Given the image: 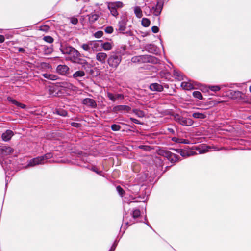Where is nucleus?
I'll return each instance as SVG.
<instances>
[{"label": "nucleus", "mask_w": 251, "mask_h": 251, "mask_svg": "<svg viewBox=\"0 0 251 251\" xmlns=\"http://www.w3.org/2000/svg\"><path fill=\"white\" fill-rule=\"evenodd\" d=\"M163 8V4L154 0L150 3L146 4L144 8V12L146 15L149 16L153 14L155 16H158L160 14Z\"/></svg>", "instance_id": "obj_1"}, {"label": "nucleus", "mask_w": 251, "mask_h": 251, "mask_svg": "<svg viewBox=\"0 0 251 251\" xmlns=\"http://www.w3.org/2000/svg\"><path fill=\"white\" fill-rule=\"evenodd\" d=\"M81 56L79 51L74 49L69 56L66 57V59L71 61L73 63L81 65L82 68L86 70L87 68H89L91 65L85 59L82 58Z\"/></svg>", "instance_id": "obj_2"}, {"label": "nucleus", "mask_w": 251, "mask_h": 251, "mask_svg": "<svg viewBox=\"0 0 251 251\" xmlns=\"http://www.w3.org/2000/svg\"><path fill=\"white\" fill-rule=\"evenodd\" d=\"M124 53L121 51L113 52L107 60L108 63L110 67L116 68L122 60V56Z\"/></svg>", "instance_id": "obj_3"}, {"label": "nucleus", "mask_w": 251, "mask_h": 251, "mask_svg": "<svg viewBox=\"0 0 251 251\" xmlns=\"http://www.w3.org/2000/svg\"><path fill=\"white\" fill-rule=\"evenodd\" d=\"M131 61L133 63H143L146 62H151L156 63L157 59L154 56L145 55L134 56L131 58Z\"/></svg>", "instance_id": "obj_4"}, {"label": "nucleus", "mask_w": 251, "mask_h": 251, "mask_svg": "<svg viewBox=\"0 0 251 251\" xmlns=\"http://www.w3.org/2000/svg\"><path fill=\"white\" fill-rule=\"evenodd\" d=\"M52 155L51 153H47L44 156H39L31 159L28 164V166L32 167L37 165L43 164L46 162V160L51 158Z\"/></svg>", "instance_id": "obj_5"}, {"label": "nucleus", "mask_w": 251, "mask_h": 251, "mask_svg": "<svg viewBox=\"0 0 251 251\" xmlns=\"http://www.w3.org/2000/svg\"><path fill=\"white\" fill-rule=\"evenodd\" d=\"M106 3L110 13L114 17H117L119 15L118 9L124 6L123 2L121 1L108 2Z\"/></svg>", "instance_id": "obj_6"}, {"label": "nucleus", "mask_w": 251, "mask_h": 251, "mask_svg": "<svg viewBox=\"0 0 251 251\" xmlns=\"http://www.w3.org/2000/svg\"><path fill=\"white\" fill-rule=\"evenodd\" d=\"M161 154L162 156L166 157L171 162H176L178 160V156L167 150H162L161 151Z\"/></svg>", "instance_id": "obj_7"}, {"label": "nucleus", "mask_w": 251, "mask_h": 251, "mask_svg": "<svg viewBox=\"0 0 251 251\" xmlns=\"http://www.w3.org/2000/svg\"><path fill=\"white\" fill-rule=\"evenodd\" d=\"M230 95L232 99L236 100L241 102H245L246 100V99H245L246 96L240 91H232L230 93Z\"/></svg>", "instance_id": "obj_8"}, {"label": "nucleus", "mask_w": 251, "mask_h": 251, "mask_svg": "<svg viewBox=\"0 0 251 251\" xmlns=\"http://www.w3.org/2000/svg\"><path fill=\"white\" fill-rule=\"evenodd\" d=\"M99 45V43L96 41L92 42L89 44H83L81 48L86 51L90 52L91 49L94 50Z\"/></svg>", "instance_id": "obj_9"}, {"label": "nucleus", "mask_w": 251, "mask_h": 251, "mask_svg": "<svg viewBox=\"0 0 251 251\" xmlns=\"http://www.w3.org/2000/svg\"><path fill=\"white\" fill-rule=\"evenodd\" d=\"M69 71V67L65 65H59L56 68V72L63 75H67Z\"/></svg>", "instance_id": "obj_10"}, {"label": "nucleus", "mask_w": 251, "mask_h": 251, "mask_svg": "<svg viewBox=\"0 0 251 251\" xmlns=\"http://www.w3.org/2000/svg\"><path fill=\"white\" fill-rule=\"evenodd\" d=\"M126 28V22L125 19L119 21L117 25L116 30L120 33H125Z\"/></svg>", "instance_id": "obj_11"}, {"label": "nucleus", "mask_w": 251, "mask_h": 251, "mask_svg": "<svg viewBox=\"0 0 251 251\" xmlns=\"http://www.w3.org/2000/svg\"><path fill=\"white\" fill-rule=\"evenodd\" d=\"M107 97L113 102H114L118 100H122L124 98V96L122 94H116L114 95L110 92H108L107 93Z\"/></svg>", "instance_id": "obj_12"}, {"label": "nucleus", "mask_w": 251, "mask_h": 251, "mask_svg": "<svg viewBox=\"0 0 251 251\" xmlns=\"http://www.w3.org/2000/svg\"><path fill=\"white\" fill-rule=\"evenodd\" d=\"M82 103L83 104L89 106L92 108H95L97 107L96 102L92 99L85 98L83 99Z\"/></svg>", "instance_id": "obj_13"}, {"label": "nucleus", "mask_w": 251, "mask_h": 251, "mask_svg": "<svg viewBox=\"0 0 251 251\" xmlns=\"http://www.w3.org/2000/svg\"><path fill=\"white\" fill-rule=\"evenodd\" d=\"M130 109V107L127 105H117L113 108L112 111L114 112L123 111L128 112Z\"/></svg>", "instance_id": "obj_14"}, {"label": "nucleus", "mask_w": 251, "mask_h": 251, "mask_svg": "<svg viewBox=\"0 0 251 251\" xmlns=\"http://www.w3.org/2000/svg\"><path fill=\"white\" fill-rule=\"evenodd\" d=\"M13 151V149L10 147L3 146L0 148V152L4 156L10 154Z\"/></svg>", "instance_id": "obj_15"}, {"label": "nucleus", "mask_w": 251, "mask_h": 251, "mask_svg": "<svg viewBox=\"0 0 251 251\" xmlns=\"http://www.w3.org/2000/svg\"><path fill=\"white\" fill-rule=\"evenodd\" d=\"M75 48H74L71 46H66V45H64V46L62 45L60 48V50L63 54H67V55H69L72 53V51H73V50Z\"/></svg>", "instance_id": "obj_16"}, {"label": "nucleus", "mask_w": 251, "mask_h": 251, "mask_svg": "<svg viewBox=\"0 0 251 251\" xmlns=\"http://www.w3.org/2000/svg\"><path fill=\"white\" fill-rule=\"evenodd\" d=\"M107 57V54L104 52H99L96 55V60L101 64L105 63Z\"/></svg>", "instance_id": "obj_17"}, {"label": "nucleus", "mask_w": 251, "mask_h": 251, "mask_svg": "<svg viewBox=\"0 0 251 251\" xmlns=\"http://www.w3.org/2000/svg\"><path fill=\"white\" fill-rule=\"evenodd\" d=\"M13 135L14 133L12 131L10 130H7L2 134L1 138L4 141H8Z\"/></svg>", "instance_id": "obj_18"}, {"label": "nucleus", "mask_w": 251, "mask_h": 251, "mask_svg": "<svg viewBox=\"0 0 251 251\" xmlns=\"http://www.w3.org/2000/svg\"><path fill=\"white\" fill-rule=\"evenodd\" d=\"M85 73L83 70H78L75 72L73 75L72 77L75 80H79L80 78L84 77Z\"/></svg>", "instance_id": "obj_19"}, {"label": "nucleus", "mask_w": 251, "mask_h": 251, "mask_svg": "<svg viewBox=\"0 0 251 251\" xmlns=\"http://www.w3.org/2000/svg\"><path fill=\"white\" fill-rule=\"evenodd\" d=\"M150 88L151 91H156L161 92L163 90V86L157 83H152L150 86Z\"/></svg>", "instance_id": "obj_20"}, {"label": "nucleus", "mask_w": 251, "mask_h": 251, "mask_svg": "<svg viewBox=\"0 0 251 251\" xmlns=\"http://www.w3.org/2000/svg\"><path fill=\"white\" fill-rule=\"evenodd\" d=\"M181 120H182L180 124L183 126H192L194 123V121L190 118H186L183 117Z\"/></svg>", "instance_id": "obj_21"}, {"label": "nucleus", "mask_w": 251, "mask_h": 251, "mask_svg": "<svg viewBox=\"0 0 251 251\" xmlns=\"http://www.w3.org/2000/svg\"><path fill=\"white\" fill-rule=\"evenodd\" d=\"M181 86L185 90H189L194 89V85L190 82H182Z\"/></svg>", "instance_id": "obj_22"}, {"label": "nucleus", "mask_w": 251, "mask_h": 251, "mask_svg": "<svg viewBox=\"0 0 251 251\" xmlns=\"http://www.w3.org/2000/svg\"><path fill=\"white\" fill-rule=\"evenodd\" d=\"M133 10L134 14L138 18H141L143 16L142 10L140 6H134Z\"/></svg>", "instance_id": "obj_23"}, {"label": "nucleus", "mask_w": 251, "mask_h": 251, "mask_svg": "<svg viewBox=\"0 0 251 251\" xmlns=\"http://www.w3.org/2000/svg\"><path fill=\"white\" fill-rule=\"evenodd\" d=\"M43 76L44 78L51 80H56L58 78V77L57 75L49 73L43 74Z\"/></svg>", "instance_id": "obj_24"}, {"label": "nucleus", "mask_w": 251, "mask_h": 251, "mask_svg": "<svg viewBox=\"0 0 251 251\" xmlns=\"http://www.w3.org/2000/svg\"><path fill=\"white\" fill-rule=\"evenodd\" d=\"M100 16L99 14L96 13H92L89 16V21L90 22L93 23L96 21Z\"/></svg>", "instance_id": "obj_25"}, {"label": "nucleus", "mask_w": 251, "mask_h": 251, "mask_svg": "<svg viewBox=\"0 0 251 251\" xmlns=\"http://www.w3.org/2000/svg\"><path fill=\"white\" fill-rule=\"evenodd\" d=\"M192 116L194 118L201 119H205L207 117L206 114L200 112H194L193 113Z\"/></svg>", "instance_id": "obj_26"}, {"label": "nucleus", "mask_w": 251, "mask_h": 251, "mask_svg": "<svg viewBox=\"0 0 251 251\" xmlns=\"http://www.w3.org/2000/svg\"><path fill=\"white\" fill-rule=\"evenodd\" d=\"M172 140L173 141H174L175 142L179 143L189 144L190 143V142L188 140L178 138L175 137H173Z\"/></svg>", "instance_id": "obj_27"}, {"label": "nucleus", "mask_w": 251, "mask_h": 251, "mask_svg": "<svg viewBox=\"0 0 251 251\" xmlns=\"http://www.w3.org/2000/svg\"><path fill=\"white\" fill-rule=\"evenodd\" d=\"M8 100L9 101L11 102L13 104H15V105H17L18 107H20L22 108H24L25 107V105L19 103V102L17 101L16 100H14L13 98L11 97H8Z\"/></svg>", "instance_id": "obj_28"}, {"label": "nucleus", "mask_w": 251, "mask_h": 251, "mask_svg": "<svg viewBox=\"0 0 251 251\" xmlns=\"http://www.w3.org/2000/svg\"><path fill=\"white\" fill-rule=\"evenodd\" d=\"M177 152L183 157H187L193 154V153H191V152H188L181 149L177 150Z\"/></svg>", "instance_id": "obj_29"}, {"label": "nucleus", "mask_w": 251, "mask_h": 251, "mask_svg": "<svg viewBox=\"0 0 251 251\" xmlns=\"http://www.w3.org/2000/svg\"><path fill=\"white\" fill-rule=\"evenodd\" d=\"M133 112L136 116L140 118L144 117L145 115V113L140 109H133Z\"/></svg>", "instance_id": "obj_30"}, {"label": "nucleus", "mask_w": 251, "mask_h": 251, "mask_svg": "<svg viewBox=\"0 0 251 251\" xmlns=\"http://www.w3.org/2000/svg\"><path fill=\"white\" fill-rule=\"evenodd\" d=\"M101 47L104 49L105 50H109L112 49V45L109 42H105L103 44H101Z\"/></svg>", "instance_id": "obj_31"}, {"label": "nucleus", "mask_w": 251, "mask_h": 251, "mask_svg": "<svg viewBox=\"0 0 251 251\" xmlns=\"http://www.w3.org/2000/svg\"><path fill=\"white\" fill-rule=\"evenodd\" d=\"M142 25L144 27H148L150 25V21L147 18H144L141 21Z\"/></svg>", "instance_id": "obj_32"}, {"label": "nucleus", "mask_w": 251, "mask_h": 251, "mask_svg": "<svg viewBox=\"0 0 251 251\" xmlns=\"http://www.w3.org/2000/svg\"><path fill=\"white\" fill-rule=\"evenodd\" d=\"M54 113L62 116H66L67 114V111L63 109H57Z\"/></svg>", "instance_id": "obj_33"}, {"label": "nucleus", "mask_w": 251, "mask_h": 251, "mask_svg": "<svg viewBox=\"0 0 251 251\" xmlns=\"http://www.w3.org/2000/svg\"><path fill=\"white\" fill-rule=\"evenodd\" d=\"M174 119L179 124L181 122V119H183V117L181 116L179 114H175L173 115Z\"/></svg>", "instance_id": "obj_34"}, {"label": "nucleus", "mask_w": 251, "mask_h": 251, "mask_svg": "<svg viewBox=\"0 0 251 251\" xmlns=\"http://www.w3.org/2000/svg\"><path fill=\"white\" fill-rule=\"evenodd\" d=\"M132 215L133 218H136L140 216L141 212L139 209H135L133 210Z\"/></svg>", "instance_id": "obj_35"}, {"label": "nucleus", "mask_w": 251, "mask_h": 251, "mask_svg": "<svg viewBox=\"0 0 251 251\" xmlns=\"http://www.w3.org/2000/svg\"><path fill=\"white\" fill-rule=\"evenodd\" d=\"M193 95L195 98H197L199 100H201L202 99V94L199 91H194L193 93Z\"/></svg>", "instance_id": "obj_36"}, {"label": "nucleus", "mask_w": 251, "mask_h": 251, "mask_svg": "<svg viewBox=\"0 0 251 251\" xmlns=\"http://www.w3.org/2000/svg\"><path fill=\"white\" fill-rule=\"evenodd\" d=\"M174 75L175 76H176L179 80H181V79H183L181 73L178 71L174 70Z\"/></svg>", "instance_id": "obj_37"}, {"label": "nucleus", "mask_w": 251, "mask_h": 251, "mask_svg": "<svg viewBox=\"0 0 251 251\" xmlns=\"http://www.w3.org/2000/svg\"><path fill=\"white\" fill-rule=\"evenodd\" d=\"M209 89L214 92H217L220 90V87L219 86H209Z\"/></svg>", "instance_id": "obj_38"}, {"label": "nucleus", "mask_w": 251, "mask_h": 251, "mask_svg": "<svg viewBox=\"0 0 251 251\" xmlns=\"http://www.w3.org/2000/svg\"><path fill=\"white\" fill-rule=\"evenodd\" d=\"M111 129L113 131H119L121 129V126L119 125L113 124L111 125Z\"/></svg>", "instance_id": "obj_39"}, {"label": "nucleus", "mask_w": 251, "mask_h": 251, "mask_svg": "<svg viewBox=\"0 0 251 251\" xmlns=\"http://www.w3.org/2000/svg\"><path fill=\"white\" fill-rule=\"evenodd\" d=\"M44 40L49 43H51L53 42V39L51 36H45Z\"/></svg>", "instance_id": "obj_40"}, {"label": "nucleus", "mask_w": 251, "mask_h": 251, "mask_svg": "<svg viewBox=\"0 0 251 251\" xmlns=\"http://www.w3.org/2000/svg\"><path fill=\"white\" fill-rule=\"evenodd\" d=\"M104 31L106 33L110 34L112 33L113 31V29L111 26H107L105 28Z\"/></svg>", "instance_id": "obj_41"}, {"label": "nucleus", "mask_w": 251, "mask_h": 251, "mask_svg": "<svg viewBox=\"0 0 251 251\" xmlns=\"http://www.w3.org/2000/svg\"><path fill=\"white\" fill-rule=\"evenodd\" d=\"M103 34V33L102 31H98L95 33L94 35L95 37L100 38L102 36Z\"/></svg>", "instance_id": "obj_42"}, {"label": "nucleus", "mask_w": 251, "mask_h": 251, "mask_svg": "<svg viewBox=\"0 0 251 251\" xmlns=\"http://www.w3.org/2000/svg\"><path fill=\"white\" fill-rule=\"evenodd\" d=\"M116 189L117 190V191L118 192L119 194L121 196H122L124 194V190L120 186H118L117 187H116Z\"/></svg>", "instance_id": "obj_43"}, {"label": "nucleus", "mask_w": 251, "mask_h": 251, "mask_svg": "<svg viewBox=\"0 0 251 251\" xmlns=\"http://www.w3.org/2000/svg\"><path fill=\"white\" fill-rule=\"evenodd\" d=\"M71 125L72 126L75 127H80L81 126V124L75 122H72Z\"/></svg>", "instance_id": "obj_44"}, {"label": "nucleus", "mask_w": 251, "mask_h": 251, "mask_svg": "<svg viewBox=\"0 0 251 251\" xmlns=\"http://www.w3.org/2000/svg\"><path fill=\"white\" fill-rule=\"evenodd\" d=\"M151 30L152 31V32H153L154 33H156L159 31V28L156 26H153L151 28Z\"/></svg>", "instance_id": "obj_45"}, {"label": "nucleus", "mask_w": 251, "mask_h": 251, "mask_svg": "<svg viewBox=\"0 0 251 251\" xmlns=\"http://www.w3.org/2000/svg\"><path fill=\"white\" fill-rule=\"evenodd\" d=\"M130 120L132 121L133 123L137 124H141V122L137 119L133 118H130Z\"/></svg>", "instance_id": "obj_46"}, {"label": "nucleus", "mask_w": 251, "mask_h": 251, "mask_svg": "<svg viewBox=\"0 0 251 251\" xmlns=\"http://www.w3.org/2000/svg\"><path fill=\"white\" fill-rule=\"evenodd\" d=\"M140 149L146 150V151H149L150 149V147L148 146H140L139 147Z\"/></svg>", "instance_id": "obj_47"}, {"label": "nucleus", "mask_w": 251, "mask_h": 251, "mask_svg": "<svg viewBox=\"0 0 251 251\" xmlns=\"http://www.w3.org/2000/svg\"><path fill=\"white\" fill-rule=\"evenodd\" d=\"M5 40V38L3 35H0V43H3Z\"/></svg>", "instance_id": "obj_48"}, {"label": "nucleus", "mask_w": 251, "mask_h": 251, "mask_svg": "<svg viewBox=\"0 0 251 251\" xmlns=\"http://www.w3.org/2000/svg\"><path fill=\"white\" fill-rule=\"evenodd\" d=\"M72 23L73 24H74V25L78 23V20H77V19H76V18H75V19H73V20H72Z\"/></svg>", "instance_id": "obj_49"}, {"label": "nucleus", "mask_w": 251, "mask_h": 251, "mask_svg": "<svg viewBox=\"0 0 251 251\" xmlns=\"http://www.w3.org/2000/svg\"><path fill=\"white\" fill-rule=\"evenodd\" d=\"M92 170H93V171L95 172L96 173H97V174H100V173H101V171H98L97 170V169H96V167H94V168H92Z\"/></svg>", "instance_id": "obj_50"}, {"label": "nucleus", "mask_w": 251, "mask_h": 251, "mask_svg": "<svg viewBox=\"0 0 251 251\" xmlns=\"http://www.w3.org/2000/svg\"><path fill=\"white\" fill-rule=\"evenodd\" d=\"M116 248V245H115L114 244H113L112 245V246L111 247L110 250H109V251H114V250Z\"/></svg>", "instance_id": "obj_51"}, {"label": "nucleus", "mask_w": 251, "mask_h": 251, "mask_svg": "<svg viewBox=\"0 0 251 251\" xmlns=\"http://www.w3.org/2000/svg\"><path fill=\"white\" fill-rule=\"evenodd\" d=\"M19 52H24L25 50L23 48H19L18 49Z\"/></svg>", "instance_id": "obj_52"}, {"label": "nucleus", "mask_w": 251, "mask_h": 251, "mask_svg": "<svg viewBox=\"0 0 251 251\" xmlns=\"http://www.w3.org/2000/svg\"><path fill=\"white\" fill-rule=\"evenodd\" d=\"M168 130L170 133H174L175 131L172 128H168Z\"/></svg>", "instance_id": "obj_53"}, {"label": "nucleus", "mask_w": 251, "mask_h": 251, "mask_svg": "<svg viewBox=\"0 0 251 251\" xmlns=\"http://www.w3.org/2000/svg\"><path fill=\"white\" fill-rule=\"evenodd\" d=\"M45 28L47 29L48 27L46 26H43V27H41V30H45L46 29Z\"/></svg>", "instance_id": "obj_54"}, {"label": "nucleus", "mask_w": 251, "mask_h": 251, "mask_svg": "<svg viewBox=\"0 0 251 251\" xmlns=\"http://www.w3.org/2000/svg\"><path fill=\"white\" fill-rule=\"evenodd\" d=\"M48 50H49L48 51V53H50L52 51V49L51 48H48Z\"/></svg>", "instance_id": "obj_55"}, {"label": "nucleus", "mask_w": 251, "mask_h": 251, "mask_svg": "<svg viewBox=\"0 0 251 251\" xmlns=\"http://www.w3.org/2000/svg\"><path fill=\"white\" fill-rule=\"evenodd\" d=\"M249 90H250V92L251 93V86L250 87Z\"/></svg>", "instance_id": "obj_56"}, {"label": "nucleus", "mask_w": 251, "mask_h": 251, "mask_svg": "<svg viewBox=\"0 0 251 251\" xmlns=\"http://www.w3.org/2000/svg\"><path fill=\"white\" fill-rule=\"evenodd\" d=\"M205 152V151H200V153H204V152Z\"/></svg>", "instance_id": "obj_57"}, {"label": "nucleus", "mask_w": 251, "mask_h": 251, "mask_svg": "<svg viewBox=\"0 0 251 251\" xmlns=\"http://www.w3.org/2000/svg\"><path fill=\"white\" fill-rule=\"evenodd\" d=\"M43 49H45V46H43Z\"/></svg>", "instance_id": "obj_58"}]
</instances>
